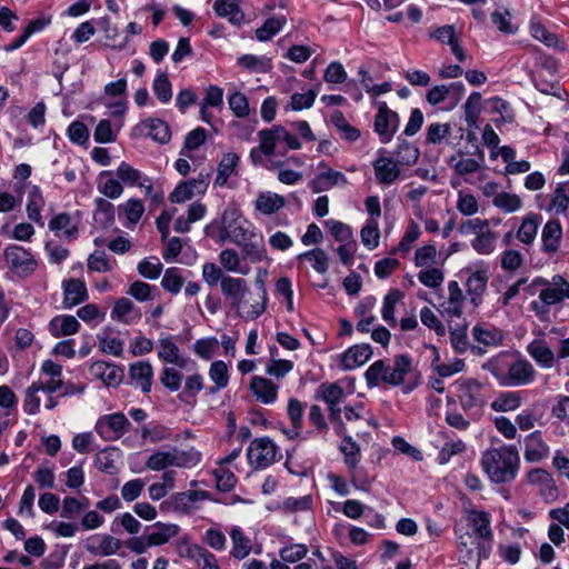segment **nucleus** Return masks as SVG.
I'll use <instances>...</instances> for the list:
<instances>
[{
	"instance_id": "nucleus-58",
	"label": "nucleus",
	"mask_w": 569,
	"mask_h": 569,
	"mask_svg": "<svg viewBox=\"0 0 569 569\" xmlns=\"http://www.w3.org/2000/svg\"><path fill=\"white\" fill-rule=\"evenodd\" d=\"M361 242L369 250H373L379 246L380 230L376 219H368L360 231Z\"/></svg>"
},
{
	"instance_id": "nucleus-13",
	"label": "nucleus",
	"mask_w": 569,
	"mask_h": 569,
	"mask_svg": "<svg viewBox=\"0 0 569 569\" xmlns=\"http://www.w3.org/2000/svg\"><path fill=\"white\" fill-rule=\"evenodd\" d=\"M536 370L527 359H518L508 368L506 376L501 378V385L519 387L531 383L536 379Z\"/></svg>"
},
{
	"instance_id": "nucleus-48",
	"label": "nucleus",
	"mask_w": 569,
	"mask_h": 569,
	"mask_svg": "<svg viewBox=\"0 0 569 569\" xmlns=\"http://www.w3.org/2000/svg\"><path fill=\"white\" fill-rule=\"evenodd\" d=\"M119 451L114 448L100 450L94 456V466L99 471L112 475L117 471Z\"/></svg>"
},
{
	"instance_id": "nucleus-40",
	"label": "nucleus",
	"mask_w": 569,
	"mask_h": 569,
	"mask_svg": "<svg viewBox=\"0 0 569 569\" xmlns=\"http://www.w3.org/2000/svg\"><path fill=\"white\" fill-rule=\"evenodd\" d=\"M169 465L179 468H191L197 466L201 460V453L196 449L179 450L172 448L168 451Z\"/></svg>"
},
{
	"instance_id": "nucleus-59",
	"label": "nucleus",
	"mask_w": 569,
	"mask_h": 569,
	"mask_svg": "<svg viewBox=\"0 0 569 569\" xmlns=\"http://www.w3.org/2000/svg\"><path fill=\"white\" fill-rule=\"evenodd\" d=\"M397 162L406 166L415 164L420 156L419 149L411 142L400 140L395 152Z\"/></svg>"
},
{
	"instance_id": "nucleus-51",
	"label": "nucleus",
	"mask_w": 569,
	"mask_h": 569,
	"mask_svg": "<svg viewBox=\"0 0 569 569\" xmlns=\"http://www.w3.org/2000/svg\"><path fill=\"white\" fill-rule=\"evenodd\" d=\"M100 179L99 190L103 196L110 199H117L121 196L123 191L121 181L119 179H114L111 171H102L100 173Z\"/></svg>"
},
{
	"instance_id": "nucleus-42",
	"label": "nucleus",
	"mask_w": 569,
	"mask_h": 569,
	"mask_svg": "<svg viewBox=\"0 0 569 569\" xmlns=\"http://www.w3.org/2000/svg\"><path fill=\"white\" fill-rule=\"evenodd\" d=\"M472 337L483 346H498L503 336L501 330L489 325L479 323L472 328Z\"/></svg>"
},
{
	"instance_id": "nucleus-38",
	"label": "nucleus",
	"mask_w": 569,
	"mask_h": 569,
	"mask_svg": "<svg viewBox=\"0 0 569 569\" xmlns=\"http://www.w3.org/2000/svg\"><path fill=\"white\" fill-rule=\"evenodd\" d=\"M152 531L146 535L149 545L161 546L167 543L172 537L179 532V526L174 523L156 522L150 527Z\"/></svg>"
},
{
	"instance_id": "nucleus-15",
	"label": "nucleus",
	"mask_w": 569,
	"mask_h": 569,
	"mask_svg": "<svg viewBox=\"0 0 569 569\" xmlns=\"http://www.w3.org/2000/svg\"><path fill=\"white\" fill-rule=\"evenodd\" d=\"M134 131L139 136L150 137L153 141L166 144L171 139V130L169 124L159 118H147L140 121Z\"/></svg>"
},
{
	"instance_id": "nucleus-47",
	"label": "nucleus",
	"mask_w": 569,
	"mask_h": 569,
	"mask_svg": "<svg viewBox=\"0 0 569 569\" xmlns=\"http://www.w3.org/2000/svg\"><path fill=\"white\" fill-rule=\"evenodd\" d=\"M405 295L399 289H390L383 298V305L381 309L382 319L391 327L397 325L395 317L396 305L403 299Z\"/></svg>"
},
{
	"instance_id": "nucleus-18",
	"label": "nucleus",
	"mask_w": 569,
	"mask_h": 569,
	"mask_svg": "<svg viewBox=\"0 0 569 569\" xmlns=\"http://www.w3.org/2000/svg\"><path fill=\"white\" fill-rule=\"evenodd\" d=\"M129 379L131 385L140 388L143 393L151 391L153 381V368L149 361L141 360L129 366Z\"/></svg>"
},
{
	"instance_id": "nucleus-33",
	"label": "nucleus",
	"mask_w": 569,
	"mask_h": 569,
	"mask_svg": "<svg viewBox=\"0 0 569 569\" xmlns=\"http://www.w3.org/2000/svg\"><path fill=\"white\" fill-rule=\"evenodd\" d=\"M213 10L217 16L228 18L234 24L240 26L244 20V13L241 10L238 0H216Z\"/></svg>"
},
{
	"instance_id": "nucleus-36",
	"label": "nucleus",
	"mask_w": 569,
	"mask_h": 569,
	"mask_svg": "<svg viewBox=\"0 0 569 569\" xmlns=\"http://www.w3.org/2000/svg\"><path fill=\"white\" fill-rule=\"evenodd\" d=\"M286 206L284 197L271 192L264 191L260 192L256 199L254 208L257 211L261 212L264 216H270L276 213L280 209Z\"/></svg>"
},
{
	"instance_id": "nucleus-4",
	"label": "nucleus",
	"mask_w": 569,
	"mask_h": 569,
	"mask_svg": "<svg viewBox=\"0 0 569 569\" xmlns=\"http://www.w3.org/2000/svg\"><path fill=\"white\" fill-rule=\"evenodd\" d=\"M569 299V282L560 274L552 277V281L545 286L540 293V301H531L530 309L540 318L549 313V306L562 302Z\"/></svg>"
},
{
	"instance_id": "nucleus-29",
	"label": "nucleus",
	"mask_w": 569,
	"mask_h": 569,
	"mask_svg": "<svg viewBox=\"0 0 569 569\" xmlns=\"http://www.w3.org/2000/svg\"><path fill=\"white\" fill-rule=\"evenodd\" d=\"M250 390L261 403L269 405L277 400L278 387L267 378L260 376L251 378Z\"/></svg>"
},
{
	"instance_id": "nucleus-49",
	"label": "nucleus",
	"mask_w": 569,
	"mask_h": 569,
	"mask_svg": "<svg viewBox=\"0 0 569 569\" xmlns=\"http://www.w3.org/2000/svg\"><path fill=\"white\" fill-rule=\"evenodd\" d=\"M521 405L519 392L506 391L501 392L492 402L491 409L497 412H507L518 409Z\"/></svg>"
},
{
	"instance_id": "nucleus-54",
	"label": "nucleus",
	"mask_w": 569,
	"mask_h": 569,
	"mask_svg": "<svg viewBox=\"0 0 569 569\" xmlns=\"http://www.w3.org/2000/svg\"><path fill=\"white\" fill-rule=\"evenodd\" d=\"M298 260H308L312 268L319 273H326L329 269V258L325 250L316 248L298 254Z\"/></svg>"
},
{
	"instance_id": "nucleus-63",
	"label": "nucleus",
	"mask_w": 569,
	"mask_h": 569,
	"mask_svg": "<svg viewBox=\"0 0 569 569\" xmlns=\"http://www.w3.org/2000/svg\"><path fill=\"white\" fill-rule=\"evenodd\" d=\"M492 203L495 207L507 213L516 212L522 206L520 197L509 192H500L499 194H496Z\"/></svg>"
},
{
	"instance_id": "nucleus-7",
	"label": "nucleus",
	"mask_w": 569,
	"mask_h": 569,
	"mask_svg": "<svg viewBox=\"0 0 569 569\" xmlns=\"http://www.w3.org/2000/svg\"><path fill=\"white\" fill-rule=\"evenodd\" d=\"M3 256L9 269L20 278H28L38 267L31 252L19 244L8 246Z\"/></svg>"
},
{
	"instance_id": "nucleus-16",
	"label": "nucleus",
	"mask_w": 569,
	"mask_h": 569,
	"mask_svg": "<svg viewBox=\"0 0 569 569\" xmlns=\"http://www.w3.org/2000/svg\"><path fill=\"white\" fill-rule=\"evenodd\" d=\"M383 149L379 150V157L373 161L372 167L377 181L383 186L392 184L400 177L399 163L390 157L382 154Z\"/></svg>"
},
{
	"instance_id": "nucleus-60",
	"label": "nucleus",
	"mask_w": 569,
	"mask_h": 569,
	"mask_svg": "<svg viewBox=\"0 0 569 569\" xmlns=\"http://www.w3.org/2000/svg\"><path fill=\"white\" fill-rule=\"evenodd\" d=\"M99 348L102 352L119 357L123 351V341L110 331L98 336Z\"/></svg>"
},
{
	"instance_id": "nucleus-35",
	"label": "nucleus",
	"mask_w": 569,
	"mask_h": 569,
	"mask_svg": "<svg viewBox=\"0 0 569 569\" xmlns=\"http://www.w3.org/2000/svg\"><path fill=\"white\" fill-rule=\"evenodd\" d=\"M186 556L193 560L199 569H220L217 557L200 545H190Z\"/></svg>"
},
{
	"instance_id": "nucleus-61",
	"label": "nucleus",
	"mask_w": 569,
	"mask_h": 569,
	"mask_svg": "<svg viewBox=\"0 0 569 569\" xmlns=\"http://www.w3.org/2000/svg\"><path fill=\"white\" fill-rule=\"evenodd\" d=\"M238 64L249 71L268 72L271 69L270 59L254 54H243L238 59Z\"/></svg>"
},
{
	"instance_id": "nucleus-10",
	"label": "nucleus",
	"mask_w": 569,
	"mask_h": 569,
	"mask_svg": "<svg viewBox=\"0 0 569 569\" xmlns=\"http://www.w3.org/2000/svg\"><path fill=\"white\" fill-rule=\"evenodd\" d=\"M129 426L130 421L122 412H114L101 416L94 430L104 441H114L127 432Z\"/></svg>"
},
{
	"instance_id": "nucleus-28",
	"label": "nucleus",
	"mask_w": 569,
	"mask_h": 569,
	"mask_svg": "<svg viewBox=\"0 0 569 569\" xmlns=\"http://www.w3.org/2000/svg\"><path fill=\"white\" fill-rule=\"evenodd\" d=\"M90 371L107 386H118L124 376L121 367L106 361L93 362L90 367Z\"/></svg>"
},
{
	"instance_id": "nucleus-44",
	"label": "nucleus",
	"mask_w": 569,
	"mask_h": 569,
	"mask_svg": "<svg viewBox=\"0 0 569 569\" xmlns=\"http://www.w3.org/2000/svg\"><path fill=\"white\" fill-rule=\"evenodd\" d=\"M158 357L164 362L177 365L180 368L186 365V360L180 357L179 348L171 337L159 340Z\"/></svg>"
},
{
	"instance_id": "nucleus-24",
	"label": "nucleus",
	"mask_w": 569,
	"mask_h": 569,
	"mask_svg": "<svg viewBox=\"0 0 569 569\" xmlns=\"http://www.w3.org/2000/svg\"><path fill=\"white\" fill-rule=\"evenodd\" d=\"M63 307L70 309L88 299V290L84 281L80 279H68L62 282Z\"/></svg>"
},
{
	"instance_id": "nucleus-52",
	"label": "nucleus",
	"mask_w": 569,
	"mask_h": 569,
	"mask_svg": "<svg viewBox=\"0 0 569 569\" xmlns=\"http://www.w3.org/2000/svg\"><path fill=\"white\" fill-rule=\"evenodd\" d=\"M259 146L262 152L267 157H271L276 153V149L279 146V134L277 126L268 129H262L258 132Z\"/></svg>"
},
{
	"instance_id": "nucleus-23",
	"label": "nucleus",
	"mask_w": 569,
	"mask_h": 569,
	"mask_svg": "<svg viewBox=\"0 0 569 569\" xmlns=\"http://www.w3.org/2000/svg\"><path fill=\"white\" fill-rule=\"evenodd\" d=\"M49 229L69 241L77 239L79 236V222L74 221L67 212L56 214L49 221Z\"/></svg>"
},
{
	"instance_id": "nucleus-22",
	"label": "nucleus",
	"mask_w": 569,
	"mask_h": 569,
	"mask_svg": "<svg viewBox=\"0 0 569 569\" xmlns=\"http://www.w3.org/2000/svg\"><path fill=\"white\" fill-rule=\"evenodd\" d=\"M372 356L369 343L355 345L341 355L340 367L343 370L356 369L366 363Z\"/></svg>"
},
{
	"instance_id": "nucleus-6",
	"label": "nucleus",
	"mask_w": 569,
	"mask_h": 569,
	"mask_svg": "<svg viewBox=\"0 0 569 569\" xmlns=\"http://www.w3.org/2000/svg\"><path fill=\"white\" fill-rule=\"evenodd\" d=\"M247 458L254 469H264L278 460V447L269 437L256 438L248 447Z\"/></svg>"
},
{
	"instance_id": "nucleus-8",
	"label": "nucleus",
	"mask_w": 569,
	"mask_h": 569,
	"mask_svg": "<svg viewBox=\"0 0 569 569\" xmlns=\"http://www.w3.org/2000/svg\"><path fill=\"white\" fill-rule=\"evenodd\" d=\"M377 109L373 130L378 134L381 143H388L392 140L398 130L400 118L399 114L391 110L385 101H379L377 103Z\"/></svg>"
},
{
	"instance_id": "nucleus-2",
	"label": "nucleus",
	"mask_w": 569,
	"mask_h": 569,
	"mask_svg": "<svg viewBox=\"0 0 569 569\" xmlns=\"http://www.w3.org/2000/svg\"><path fill=\"white\" fill-rule=\"evenodd\" d=\"M519 452L512 445L487 449L481 457V467L495 483L515 480L519 470Z\"/></svg>"
},
{
	"instance_id": "nucleus-53",
	"label": "nucleus",
	"mask_w": 569,
	"mask_h": 569,
	"mask_svg": "<svg viewBox=\"0 0 569 569\" xmlns=\"http://www.w3.org/2000/svg\"><path fill=\"white\" fill-rule=\"evenodd\" d=\"M203 389V377L200 373H194L187 377L184 388L178 398L186 402H194L196 396Z\"/></svg>"
},
{
	"instance_id": "nucleus-21",
	"label": "nucleus",
	"mask_w": 569,
	"mask_h": 569,
	"mask_svg": "<svg viewBox=\"0 0 569 569\" xmlns=\"http://www.w3.org/2000/svg\"><path fill=\"white\" fill-rule=\"evenodd\" d=\"M110 316L114 321L132 325L141 319V311L130 299L122 297L116 300Z\"/></svg>"
},
{
	"instance_id": "nucleus-19",
	"label": "nucleus",
	"mask_w": 569,
	"mask_h": 569,
	"mask_svg": "<svg viewBox=\"0 0 569 569\" xmlns=\"http://www.w3.org/2000/svg\"><path fill=\"white\" fill-rule=\"evenodd\" d=\"M489 280L488 267L472 271L466 282L467 295L473 307H478L482 302V297L487 290Z\"/></svg>"
},
{
	"instance_id": "nucleus-1",
	"label": "nucleus",
	"mask_w": 569,
	"mask_h": 569,
	"mask_svg": "<svg viewBox=\"0 0 569 569\" xmlns=\"http://www.w3.org/2000/svg\"><path fill=\"white\" fill-rule=\"evenodd\" d=\"M467 521L472 529L471 533H460L458 528L455 529L460 551L459 561L465 565L472 560L475 550H477L478 562H480L481 559H487L490 553V546L487 547L486 542L491 543L493 539L491 515L489 512L470 509L467 511Z\"/></svg>"
},
{
	"instance_id": "nucleus-32",
	"label": "nucleus",
	"mask_w": 569,
	"mask_h": 569,
	"mask_svg": "<svg viewBox=\"0 0 569 569\" xmlns=\"http://www.w3.org/2000/svg\"><path fill=\"white\" fill-rule=\"evenodd\" d=\"M46 204L43 194L41 189L38 186H31L28 191V200H27V214L28 218L34 221L39 226H43L44 221L41 214V211Z\"/></svg>"
},
{
	"instance_id": "nucleus-30",
	"label": "nucleus",
	"mask_w": 569,
	"mask_h": 569,
	"mask_svg": "<svg viewBox=\"0 0 569 569\" xmlns=\"http://www.w3.org/2000/svg\"><path fill=\"white\" fill-rule=\"evenodd\" d=\"M231 539L230 557L237 560H243L252 551L251 539L243 532L240 527H232L229 531Z\"/></svg>"
},
{
	"instance_id": "nucleus-46",
	"label": "nucleus",
	"mask_w": 569,
	"mask_h": 569,
	"mask_svg": "<svg viewBox=\"0 0 569 569\" xmlns=\"http://www.w3.org/2000/svg\"><path fill=\"white\" fill-rule=\"evenodd\" d=\"M345 390L337 382H323L321 383L316 393L317 399H321L326 405L342 403L345 399Z\"/></svg>"
},
{
	"instance_id": "nucleus-26",
	"label": "nucleus",
	"mask_w": 569,
	"mask_h": 569,
	"mask_svg": "<svg viewBox=\"0 0 569 569\" xmlns=\"http://www.w3.org/2000/svg\"><path fill=\"white\" fill-rule=\"evenodd\" d=\"M340 451L343 453L345 463L351 473L352 483L357 488L363 489V485H358V480L355 476L356 468L360 461V446L352 439V437L346 436L341 441Z\"/></svg>"
},
{
	"instance_id": "nucleus-57",
	"label": "nucleus",
	"mask_w": 569,
	"mask_h": 569,
	"mask_svg": "<svg viewBox=\"0 0 569 569\" xmlns=\"http://www.w3.org/2000/svg\"><path fill=\"white\" fill-rule=\"evenodd\" d=\"M42 391L41 381L32 382L24 392L23 410L28 415H36L40 410V397L38 393Z\"/></svg>"
},
{
	"instance_id": "nucleus-37",
	"label": "nucleus",
	"mask_w": 569,
	"mask_h": 569,
	"mask_svg": "<svg viewBox=\"0 0 569 569\" xmlns=\"http://www.w3.org/2000/svg\"><path fill=\"white\" fill-rule=\"evenodd\" d=\"M80 322L73 316H57L49 322V331L54 338L71 336L79 331Z\"/></svg>"
},
{
	"instance_id": "nucleus-11",
	"label": "nucleus",
	"mask_w": 569,
	"mask_h": 569,
	"mask_svg": "<svg viewBox=\"0 0 569 569\" xmlns=\"http://www.w3.org/2000/svg\"><path fill=\"white\" fill-rule=\"evenodd\" d=\"M527 481L538 488L539 496L548 503L553 502L559 496L552 475L545 469L535 468L530 470L527 473Z\"/></svg>"
},
{
	"instance_id": "nucleus-25",
	"label": "nucleus",
	"mask_w": 569,
	"mask_h": 569,
	"mask_svg": "<svg viewBox=\"0 0 569 569\" xmlns=\"http://www.w3.org/2000/svg\"><path fill=\"white\" fill-rule=\"evenodd\" d=\"M562 238V227L559 220L547 221L541 232V250L548 254L558 251Z\"/></svg>"
},
{
	"instance_id": "nucleus-9",
	"label": "nucleus",
	"mask_w": 569,
	"mask_h": 569,
	"mask_svg": "<svg viewBox=\"0 0 569 569\" xmlns=\"http://www.w3.org/2000/svg\"><path fill=\"white\" fill-rule=\"evenodd\" d=\"M223 221L226 224V240L234 244L249 241L253 233L244 227L246 220L242 218L240 210L234 206H229L223 211Z\"/></svg>"
},
{
	"instance_id": "nucleus-41",
	"label": "nucleus",
	"mask_w": 569,
	"mask_h": 569,
	"mask_svg": "<svg viewBox=\"0 0 569 569\" xmlns=\"http://www.w3.org/2000/svg\"><path fill=\"white\" fill-rule=\"evenodd\" d=\"M287 24V18L283 14L268 18L263 24L256 30V38L261 41H270Z\"/></svg>"
},
{
	"instance_id": "nucleus-5",
	"label": "nucleus",
	"mask_w": 569,
	"mask_h": 569,
	"mask_svg": "<svg viewBox=\"0 0 569 569\" xmlns=\"http://www.w3.org/2000/svg\"><path fill=\"white\" fill-rule=\"evenodd\" d=\"M456 387L461 408L479 413L487 402L485 385L473 378H461L456 381Z\"/></svg>"
},
{
	"instance_id": "nucleus-3",
	"label": "nucleus",
	"mask_w": 569,
	"mask_h": 569,
	"mask_svg": "<svg viewBox=\"0 0 569 569\" xmlns=\"http://www.w3.org/2000/svg\"><path fill=\"white\" fill-rule=\"evenodd\" d=\"M412 360L409 355H399L389 366L385 360H377L369 366L365 372L366 382L369 388L378 387L381 383L400 386L405 383L406 377L411 373Z\"/></svg>"
},
{
	"instance_id": "nucleus-62",
	"label": "nucleus",
	"mask_w": 569,
	"mask_h": 569,
	"mask_svg": "<svg viewBox=\"0 0 569 569\" xmlns=\"http://www.w3.org/2000/svg\"><path fill=\"white\" fill-rule=\"evenodd\" d=\"M213 476L217 489L222 492L231 491L237 483L236 475L230 469L226 468L224 465H220L216 468L213 470Z\"/></svg>"
},
{
	"instance_id": "nucleus-43",
	"label": "nucleus",
	"mask_w": 569,
	"mask_h": 569,
	"mask_svg": "<svg viewBox=\"0 0 569 569\" xmlns=\"http://www.w3.org/2000/svg\"><path fill=\"white\" fill-rule=\"evenodd\" d=\"M96 210L93 213L94 223L101 229H107L114 222V207L111 202L103 198L94 201Z\"/></svg>"
},
{
	"instance_id": "nucleus-12",
	"label": "nucleus",
	"mask_w": 569,
	"mask_h": 569,
	"mask_svg": "<svg viewBox=\"0 0 569 569\" xmlns=\"http://www.w3.org/2000/svg\"><path fill=\"white\" fill-rule=\"evenodd\" d=\"M220 289L221 293L229 301L230 307L237 310L238 316H242L240 308L250 291L247 281L243 278L227 276L222 280Z\"/></svg>"
},
{
	"instance_id": "nucleus-17",
	"label": "nucleus",
	"mask_w": 569,
	"mask_h": 569,
	"mask_svg": "<svg viewBox=\"0 0 569 569\" xmlns=\"http://www.w3.org/2000/svg\"><path fill=\"white\" fill-rule=\"evenodd\" d=\"M86 550L93 556H112L121 548V541L110 535H93L87 538Z\"/></svg>"
},
{
	"instance_id": "nucleus-55",
	"label": "nucleus",
	"mask_w": 569,
	"mask_h": 569,
	"mask_svg": "<svg viewBox=\"0 0 569 569\" xmlns=\"http://www.w3.org/2000/svg\"><path fill=\"white\" fill-rule=\"evenodd\" d=\"M209 377L214 382L216 387L210 388V392L213 393L228 386L229 372L224 361L217 360L210 365Z\"/></svg>"
},
{
	"instance_id": "nucleus-39",
	"label": "nucleus",
	"mask_w": 569,
	"mask_h": 569,
	"mask_svg": "<svg viewBox=\"0 0 569 569\" xmlns=\"http://www.w3.org/2000/svg\"><path fill=\"white\" fill-rule=\"evenodd\" d=\"M239 161L240 158L234 152L223 154L217 168V177L214 179L216 187L226 186L228 179L236 172Z\"/></svg>"
},
{
	"instance_id": "nucleus-27",
	"label": "nucleus",
	"mask_w": 569,
	"mask_h": 569,
	"mask_svg": "<svg viewBox=\"0 0 569 569\" xmlns=\"http://www.w3.org/2000/svg\"><path fill=\"white\" fill-rule=\"evenodd\" d=\"M549 455V446L543 441L539 431L531 432L525 439V459L528 462H539Z\"/></svg>"
},
{
	"instance_id": "nucleus-34",
	"label": "nucleus",
	"mask_w": 569,
	"mask_h": 569,
	"mask_svg": "<svg viewBox=\"0 0 569 569\" xmlns=\"http://www.w3.org/2000/svg\"><path fill=\"white\" fill-rule=\"evenodd\" d=\"M42 373L47 375L49 379L41 381L42 391L52 395L62 387V366L53 362L52 360H46L41 366Z\"/></svg>"
},
{
	"instance_id": "nucleus-31",
	"label": "nucleus",
	"mask_w": 569,
	"mask_h": 569,
	"mask_svg": "<svg viewBox=\"0 0 569 569\" xmlns=\"http://www.w3.org/2000/svg\"><path fill=\"white\" fill-rule=\"evenodd\" d=\"M541 221H542V218L539 213H536V212L527 213L523 217L521 224L517 231V239L526 246L532 244L537 237L538 229H539Z\"/></svg>"
},
{
	"instance_id": "nucleus-20",
	"label": "nucleus",
	"mask_w": 569,
	"mask_h": 569,
	"mask_svg": "<svg viewBox=\"0 0 569 569\" xmlns=\"http://www.w3.org/2000/svg\"><path fill=\"white\" fill-rule=\"evenodd\" d=\"M540 338L533 339L527 346V352L537 362L538 366L545 369H549L553 367L556 356L546 341L542 332H540Z\"/></svg>"
},
{
	"instance_id": "nucleus-50",
	"label": "nucleus",
	"mask_w": 569,
	"mask_h": 569,
	"mask_svg": "<svg viewBox=\"0 0 569 569\" xmlns=\"http://www.w3.org/2000/svg\"><path fill=\"white\" fill-rule=\"evenodd\" d=\"M330 119H331V123L338 130L341 138H343L348 141H356L359 139L360 131L347 121L345 114L341 111L336 110L331 114Z\"/></svg>"
},
{
	"instance_id": "nucleus-14",
	"label": "nucleus",
	"mask_w": 569,
	"mask_h": 569,
	"mask_svg": "<svg viewBox=\"0 0 569 569\" xmlns=\"http://www.w3.org/2000/svg\"><path fill=\"white\" fill-rule=\"evenodd\" d=\"M473 150L469 152L472 158H465L463 152L459 150L449 159V164L452 166L456 173L459 176H467L477 172L485 163V151L478 146H472Z\"/></svg>"
},
{
	"instance_id": "nucleus-45",
	"label": "nucleus",
	"mask_w": 569,
	"mask_h": 569,
	"mask_svg": "<svg viewBox=\"0 0 569 569\" xmlns=\"http://www.w3.org/2000/svg\"><path fill=\"white\" fill-rule=\"evenodd\" d=\"M497 236L490 230L489 223L471 241V247L479 254H490L496 249Z\"/></svg>"
},
{
	"instance_id": "nucleus-56",
	"label": "nucleus",
	"mask_w": 569,
	"mask_h": 569,
	"mask_svg": "<svg viewBox=\"0 0 569 569\" xmlns=\"http://www.w3.org/2000/svg\"><path fill=\"white\" fill-rule=\"evenodd\" d=\"M127 293L139 302H146L159 295V290L156 286L137 280L129 286Z\"/></svg>"
},
{
	"instance_id": "nucleus-64",
	"label": "nucleus",
	"mask_w": 569,
	"mask_h": 569,
	"mask_svg": "<svg viewBox=\"0 0 569 569\" xmlns=\"http://www.w3.org/2000/svg\"><path fill=\"white\" fill-rule=\"evenodd\" d=\"M138 272L146 279L156 280L160 277L163 266L157 257L144 258L138 263Z\"/></svg>"
}]
</instances>
